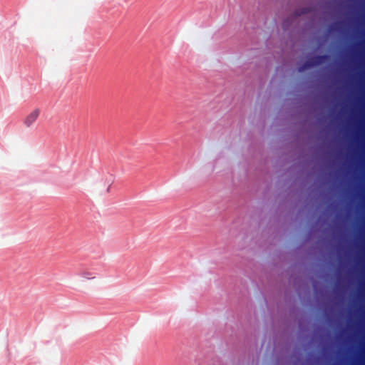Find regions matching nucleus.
<instances>
[{"label":"nucleus","instance_id":"f257e3e1","mask_svg":"<svg viewBox=\"0 0 365 365\" xmlns=\"http://www.w3.org/2000/svg\"><path fill=\"white\" fill-rule=\"evenodd\" d=\"M41 109L35 108L30 110L23 118L22 123L24 127L29 128L34 126L41 115Z\"/></svg>","mask_w":365,"mask_h":365},{"label":"nucleus","instance_id":"f03ea898","mask_svg":"<svg viewBox=\"0 0 365 365\" xmlns=\"http://www.w3.org/2000/svg\"><path fill=\"white\" fill-rule=\"evenodd\" d=\"M328 56L326 55L324 56H314L309 59H308L299 68V71H304L307 69L311 68L312 67L319 66L322 64L327 59Z\"/></svg>","mask_w":365,"mask_h":365},{"label":"nucleus","instance_id":"7ed1b4c3","mask_svg":"<svg viewBox=\"0 0 365 365\" xmlns=\"http://www.w3.org/2000/svg\"><path fill=\"white\" fill-rule=\"evenodd\" d=\"M80 275L86 279H93L95 278L94 273L90 271H82Z\"/></svg>","mask_w":365,"mask_h":365}]
</instances>
